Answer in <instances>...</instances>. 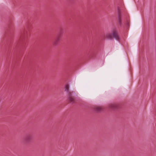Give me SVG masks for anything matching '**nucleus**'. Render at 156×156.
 Returning <instances> with one entry per match:
<instances>
[{"label": "nucleus", "instance_id": "nucleus-1", "mask_svg": "<svg viewBox=\"0 0 156 156\" xmlns=\"http://www.w3.org/2000/svg\"><path fill=\"white\" fill-rule=\"evenodd\" d=\"M113 37L115 39L119 40V36L117 32L114 30L112 33H108L105 34L104 35V38L107 39H111Z\"/></svg>", "mask_w": 156, "mask_h": 156}, {"label": "nucleus", "instance_id": "nucleus-2", "mask_svg": "<svg viewBox=\"0 0 156 156\" xmlns=\"http://www.w3.org/2000/svg\"><path fill=\"white\" fill-rule=\"evenodd\" d=\"M69 101L71 103H73L75 101L74 97L72 96V93H69L68 94Z\"/></svg>", "mask_w": 156, "mask_h": 156}, {"label": "nucleus", "instance_id": "nucleus-3", "mask_svg": "<svg viewBox=\"0 0 156 156\" xmlns=\"http://www.w3.org/2000/svg\"><path fill=\"white\" fill-rule=\"evenodd\" d=\"M65 91L67 93L68 95L69 93H72L73 92L70 91L69 90V86L68 85H66L65 87Z\"/></svg>", "mask_w": 156, "mask_h": 156}, {"label": "nucleus", "instance_id": "nucleus-4", "mask_svg": "<svg viewBox=\"0 0 156 156\" xmlns=\"http://www.w3.org/2000/svg\"><path fill=\"white\" fill-rule=\"evenodd\" d=\"M32 139V137L30 135H29L26 136L25 138V141L27 142H30Z\"/></svg>", "mask_w": 156, "mask_h": 156}, {"label": "nucleus", "instance_id": "nucleus-5", "mask_svg": "<svg viewBox=\"0 0 156 156\" xmlns=\"http://www.w3.org/2000/svg\"><path fill=\"white\" fill-rule=\"evenodd\" d=\"M102 109V108L100 106H97L95 108V109L98 111H100Z\"/></svg>", "mask_w": 156, "mask_h": 156}, {"label": "nucleus", "instance_id": "nucleus-6", "mask_svg": "<svg viewBox=\"0 0 156 156\" xmlns=\"http://www.w3.org/2000/svg\"><path fill=\"white\" fill-rule=\"evenodd\" d=\"M59 37H57L56 39L55 40L54 44H57L58 42L59 41Z\"/></svg>", "mask_w": 156, "mask_h": 156}, {"label": "nucleus", "instance_id": "nucleus-7", "mask_svg": "<svg viewBox=\"0 0 156 156\" xmlns=\"http://www.w3.org/2000/svg\"><path fill=\"white\" fill-rule=\"evenodd\" d=\"M110 107L112 108H115V106L114 104H112L110 105Z\"/></svg>", "mask_w": 156, "mask_h": 156}]
</instances>
